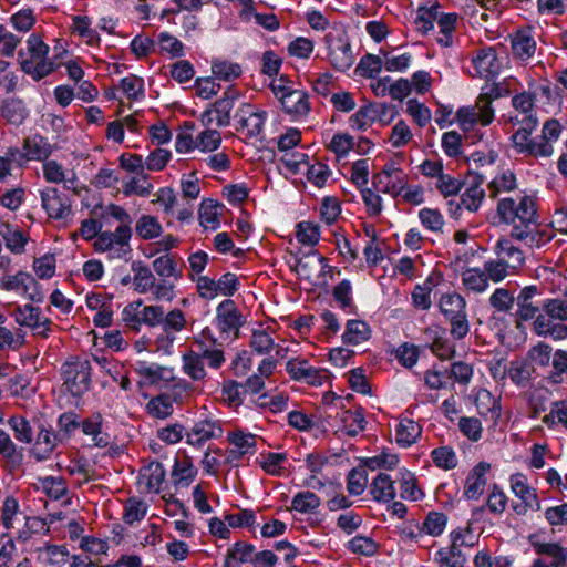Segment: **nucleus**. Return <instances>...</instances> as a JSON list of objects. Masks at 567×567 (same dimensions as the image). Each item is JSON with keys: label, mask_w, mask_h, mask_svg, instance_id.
<instances>
[{"label": "nucleus", "mask_w": 567, "mask_h": 567, "mask_svg": "<svg viewBox=\"0 0 567 567\" xmlns=\"http://www.w3.org/2000/svg\"><path fill=\"white\" fill-rule=\"evenodd\" d=\"M497 213L502 221L513 226V238L534 241L538 216L536 202L532 196L524 195L518 200L502 198L497 204Z\"/></svg>", "instance_id": "f257e3e1"}, {"label": "nucleus", "mask_w": 567, "mask_h": 567, "mask_svg": "<svg viewBox=\"0 0 567 567\" xmlns=\"http://www.w3.org/2000/svg\"><path fill=\"white\" fill-rule=\"evenodd\" d=\"M106 214L120 225L114 231L106 230L99 235L94 247L99 251L110 252L112 258H124L131 252L130 239L132 237V218L122 207L111 204L106 207Z\"/></svg>", "instance_id": "f03ea898"}, {"label": "nucleus", "mask_w": 567, "mask_h": 567, "mask_svg": "<svg viewBox=\"0 0 567 567\" xmlns=\"http://www.w3.org/2000/svg\"><path fill=\"white\" fill-rule=\"evenodd\" d=\"M49 47L35 34L27 41V51H20V65L23 72L39 81L54 71V62L48 59Z\"/></svg>", "instance_id": "7ed1b4c3"}, {"label": "nucleus", "mask_w": 567, "mask_h": 567, "mask_svg": "<svg viewBox=\"0 0 567 567\" xmlns=\"http://www.w3.org/2000/svg\"><path fill=\"white\" fill-rule=\"evenodd\" d=\"M91 363L87 359L70 357L61 365L63 386L72 396L81 398L91 388Z\"/></svg>", "instance_id": "20e7f679"}, {"label": "nucleus", "mask_w": 567, "mask_h": 567, "mask_svg": "<svg viewBox=\"0 0 567 567\" xmlns=\"http://www.w3.org/2000/svg\"><path fill=\"white\" fill-rule=\"evenodd\" d=\"M127 327L134 331H141L144 327L146 331L142 337L144 347L155 343L157 349L169 347L174 339L175 332L181 331L185 327L186 321H130Z\"/></svg>", "instance_id": "39448f33"}, {"label": "nucleus", "mask_w": 567, "mask_h": 567, "mask_svg": "<svg viewBox=\"0 0 567 567\" xmlns=\"http://www.w3.org/2000/svg\"><path fill=\"white\" fill-rule=\"evenodd\" d=\"M483 183L484 177L482 175L470 173L464 182L466 189L462 194L460 202L451 199L447 203L450 214L457 218L462 207L470 212H477L485 197V190L482 188Z\"/></svg>", "instance_id": "423d86ee"}, {"label": "nucleus", "mask_w": 567, "mask_h": 567, "mask_svg": "<svg viewBox=\"0 0 567 567\" xmlns=\"http://www.w3.org/2000/svg\"><path fill=\"white\" fill-rule=\"evenodd\" d=\"M329 60L338 71L350 69L354 62L351 44L346 32H330L326 35Z\"/></svg>", "instance_id": "0eeeda50"}, {"label": "nucleus", "mask_w": 567, "mask_h": 567, "mask_svg": "<svg viewBox=\"0 0 567 567\" xmlns=\"http://www.w3.org/2000/svg\"><path fill=\"white\" fill-rule=\"evenodd\" d=\"M542 292L535 285L524 287L516 298L517 319H543L544 301Z\"/></svg>", "instance_id": "6e6552de"}, {"label": "nucleus", "mask_w": 567, "mask_h": 567, "mask_svg": "<svg viewBox=\"0 0 567 567\" xmlns=\"http://www.w3.org/2000/svg\"><path fill=\"white\" fill-rule=\"evenodd\" d=\"M42 207L50 218L64 219L71 213L70 198L54 187H47L41 192Z\"/></svg>", "instance_id": "1a4fd4ad"}, {"label": "nucleus", "mask_w": 567, "mask_h": 567, "mask_svg": "<svg viewBox=\"0 0 567 567\" xmlns=\"http://www.w3.org/2000/svg\"><path fill=\"white\" fill-rule=\"evenodd\" d=\"M235 117L238 118L240 128L247 130L246 136L251 138L262 132L267 113L261 110H256L251 104L244 103L236 111Z\"/></svg>", "instance_id": "9d476101"}, {"label": "nucleus", "mask_w": 567, "mask_h": 567, "mask_svg": "<svg viewBox=\"0 0 567 567\" xmlns=\"http://www.w3.org/2000/svg\"><path fill=\"white\" fill-rule=\"evenodd\" d=\"M62 442V436L51 427L40 426L30 453L38 462L47 461Z\"/></svg>", "instance_id": "9b49d317"}, {"label": "nucleus", "mask_w": 567, "mask_h": 567, "mask_svg": "<svg viewBox=\"0 0 567 567\" xmlns=\"http://www.w3.org/2000/svg\"><path fill=\"white\" fill-rule=\"evenodd\" d=\"M286 370L289 375L297 381L306 382L310 385H321L324 371L313 368L305 359L295 358L287 362Z\"/></svg>", "instance_id": "f8f14e48"}, {"label": "nucleus", "mask_w": 567, "mask_h": 567, "mask_svg": "<svg viewBox=\"0 0 567 567\" xmlns=\"http://www.w3.org/2000/svg\"><path fill=\"white\" fill-rule=\"evenodd\" d=\"M512 53L520 61L529 60L536 52V40L530 28L519 29L511 35Z\"/></svg>", "instance_id": "ddd939ff"}, {"label": "nucleus", "mask_w": 567, "mask_h": 567, "mask_svg": "<svg viewBox=\"0 0 567 567\" xmlns=\"http://www.w3.org/2000/svg\"><path fill=\"white\" fill-rule=\"evenodd\" d=\"M221 434L223 429L218 422L208 419L200 420L196 422L190 432L187 433V443L200 446L209 440L220 437Z\"/></svg>", "instance_id": "4468645a"}, {"label": "nucleus", "mask_w": 567, "mask_h": 567, "mask_svg": "<svg viewBox=\"0 0 567 567\" xmlns=\"http://www.w3.org/2000/svg\"><path fill=\"white\" fill-rule=\"evenodd\" d=\"M491 465L486 462L477 463L466 477L464 486V496L467 499H478L484 493L486 485V474Z\"/></svg>", "instance_id": "2eb2a0df"}, {"label": "nucleus", "mask_w": 567, "mask_h": 567, "mask_svg": "<svg viewBox=\"0 0 567 567\" xmlns=\"http://www.w3.org/2000/svg\"><path fill=\"white\" fill-rule=\"evenodd\" d=\"M240 326V321H212V326L203 328L202 334L213 344L223 346L230 338V333L234 338L237 337Z\"/></svg>", "instance_id": "dca6fc26"}, {"label": "nucleus", "mask_w": 567, "mask_h": 567, "mask_svg": "<svg viewBox=\"0 0 567 567\" xmlns=\"http://www.w3.org/2000/svg\"><path fill=\"white\" fill-rule=\"evenodd\" d=\"M280 103L282 110L295 117H303L310 112L309 96L302 90L292 89L288 94H284Z\"/></svg>", "instance_id": "f3484780"}, {"label": "nucleus", "mask_w": 567, "mask_h": 567, "mask_svg": "<svg viewBox=\"0 0 567 567\" xmlns=\"http://www.w3.org/2000/svg\"><path fill=\"white\" fill-rule=\"evenodd\" d=\"M52 150L49 141L40 134H33L23 141V156L27 161L44 162L52 154Z\"/></svg>", "instance_id": "a211bd4d"}, {"label": "nucleus", "mask_w": 567, "mask_h": 567, "mask_svg": "<svg viewBox=\"0 0 567 567\" xmlns=\"http://www.w3.org/2000/svg\"><path fill=\"white\" fill-rule=\"evenodd\" d=\"M134 371L141 377L140 385L157 384L172 378V371L168 368L146 361H137L134 364Z\"/></svg>", "instance_id": "6ab92c4d"}, {"label": "nucleus", "mask_w": 567, "mask_h": 567, "mask_svg": "<svg viewBox=\"0 0 567 567\" xmlns=\"http://www.w3.org/2000/svg\"><path fill=\"white\" fill-rule=\"evenodd\" d=\"M197 468L189 456L176 458L172 470V482L175 487H188L197 475Z\"/></svg>", "instance_id": "aec40b11"}, {"label": "nucleus", "mask_w": 567, "mask_h": 567, "mask_svg": "<svg viewBox=\"0 0 567 567\" xmlns=\"http://www.w3.org/2000/svg\"><path fill=\"white\" fill-rule=\"evenodd\" d=\"M472 64L475 70L473 75L482 78L494 75L497 73L499 66L496 53L492 48L480 50L477 54L473 56Z\"/></svg>", "instance_id": "412c9836"}, {"label": "nucleus", "mask_w": 567, "mask_h": 567, "mask_svg": "<svg viewBox=\"0 0 567 567\" xmlns=\"http://www.w3.org/2000/svg\"><path fill=\"white\" fill-rule=\"evenodd\" d=\"M561 125L557 120H548L545 122L542 131L540 141L537 144V155L540 157H549L554 153L553 142L559 138Z\"/></svg>", "instance_id": "4be33fe9"}, {"label": "nucleus", "mask_w": 567, "mask_h": 567, "mask_svg": "<svg viewBox=\"0 0 567 567\" xmlns=\"http://www.w3.org/2000/svg\"><path fill=\"white\" fill-rule=\"evenodd\" d=\"M152 266L159 279L179 280L182 278V265L175 255H162L153 261Z\"/></svg>", "instance_id": "5701e85b"}, {"label": "nucleus", "mask_w": 567, "mask_h": 567, "mask_svg": "<svg viewBox=\"0 0 567 567\" xmlns=\"http://www.w3.org/2000/svg\"><path fill=\"white\" fill-rule=\"evenodd\" d=\"M254 545L237 542L228 549L223 567H239V564L254 563Z\"/></svg>", "instance_id": "b1692460"}, {"label": "nucleus", "mask_w": 567, "mask_h": 567, "mask_svg": "<svg viewBox=\"0 0 567 567\" xmlns=\"http://www.w3.org/2000/svg\"><path fill=\"white\" fill-rule=\"evenodd\" d=\"M370 494L375 502L389 503L395 497V488L390 475L379 473L370 485Z\"/></svg>", "instance_id": "393cba45"}, {"label": "nucleus", "mask_w": 567, "mask_h": 567, "mask_svg": "<svg viewBox=\"0 0 567 567\" xmlns=\"http://www.w3.org/2000/svg\"><path fill=\"white\" fill-rule=\"evenodd\" d=\"M511 485L513 493L519 497L522 502L527 503V505H533V511L540 509V502L536 491L526 483V477L523 474L517 473L512 475Z\"/></svg>", "instance_id": "a878e982"}, {"label": "nucleus", "mask_w": 567, "mask_h": 567, "mask_svg": "<svg viewBox=\"0 0 567 567\" xmlns=\"http://www.w3.org/2000/svg\"><path fill=\"white\" fill-rule=\"evenodd\" d=\"M238 92L233 89H228L224 96L218 99L214 104V112L217 114L216 124L219 127L228 126L230 124V112L234 109Z\"/></svg>", "instance_id": "bb28decb"}, {"label": "nucleus", "mask_w": 567, "mask_h": 567, "mask_svg": "<svg viewBox=\"0 0 567 567\" xmlns=\"http://www.w3.org/2000/svg\"><path fill=\"white\" fill-rule=\"evenodd\" d=\"M408 179L405 173H396V175H374L373 185L378 190L394 196L399 195L406 186Z\"/></svg>", "instance_id": "cd10ccee"}, {"label": "nucleus", "mask_w": 567, "mask_h": 567, "mask_svg": "<svg viewBox=\"0 0 567 567\" xmlns=\"http://www.w3.org/2000/svg\"><path fill=\"white\" fill-rule=\"evenodd\" d=\"M165 468L159 462H151L140 473L142 481H145L146 492L159 493L161 485L165 480Z\"/></svg>", "instance_id": "c85d7f7f"}, {"label": "nucleus", "mask_w": 567, "mask_h": 567, "mask_svg": "<svg viewBox=\"0 0 567 567\" xmlns=\"http://www.w3.org/2000/svg\"><path fill=\"white\" fill-rule=\"evenodd\" d=\"M499 258L512 269H518L524 265L523 251L515 247L509 239L502 238L496 245Z\"/></svg>", "instance_id": "c756f323"}, {"label": "nucleus", "mask_w": 567, "mask_h": 567, "mask_svg": "<svg viewBox=\"0 0 567 567\" xmlns=\"http://www.w3.org/2000/svg\"><path fill=\"white\" fill-rule=\"evenodd\" d=\"M30 285L37 286L35 279L25 271H18L16 275H4L0 277V289L6 291L22 290L28 292Z\"/></svg>", "instance_id": "7c9ffc66"}, {"label": "nucleus", "mask_w": 567, "mask_h": 567, "mask_svg": "<svg viewBox=\"0 0 567 567\" xmlns=\"http://www.w3.org/2000/svg\"><path fill=\"white\" fill-rule=\"evenodd\" d=\"M340 420L343 424L342 431L349 436H357L365 429L367 421L361 408L355 411L344 410L340 415Z\"/></svg>", "instance_id": "2f4dec72"}, {"label": "nucleus", "mask_w": 567, "mask_h": 567, "mask_svg": "<svg viewBox=\"0 0 567 567\" xmlns=\"http://www.w3.org/2000/svg\"><path fill=\"white\" fill-rule=\"evenodd\" d=\"M132 270L134 272L133 284L135 290L140 293L151 291L152 287L155 286L156 277L152 270L143 265L141 261H134L132 264Z\"/></svg>", "instance_id": "473e14b6"}, {"label": "nucleus", "mask_w": 567, "mask_h": 567, "mask_svg": "<svg viewBox=\"0 0 567 567\" xmlns=\"http://www.w3.org/2000/svg\"><path fill=\"white\" fill-rule=\"evenodd\" d=\"M0 455L13 466H19L23 461V449L18 447L2 429H0Z\"/></svg>", "instance_id": "72a5a7b5"}, {"label": "nucleus", "mask_w": 567, "mask_h": 567, "mask_svg": "<svg viewBox=\"0 0 567 567\" xmlns=\"http://www.w3.org/2000/svg\"><path fill=\"white\" fill-rule=\"evenodd\" d=\"M371 337V329L367 321H347L346 331L342 334V340L347 344H359L369 340Z\"/></svg>", "instance_id": "f704fd0d"}, {"label": "nucleus", "mask_w": 567, "mask_h": 567, "mask_svg": "<svg viewBox=\"0 0 567 567\" xmlns=\"http://www.w3.org/2000/svg\"><path fill=\"white\" fill-rule=\"evenodd\" d=\"M183 371L194 381H200L206 377L203 357L194 351L183 354Z\"/></svg>", "instance_id": "c9c22d12"}, {"label": "nucleus", "mask_w": 567, "mask_h": 567, "mask_svg": "<svg viewBox=\"0 0 567 567\" xmlns=\"http://www.w3.org/2000/svg\"><path fill=\"white\" fill-rule=\"evenodd\" d=\"M422 427L413 420L403 419L396 427V442L402 446H411L421 435Z\"/></svg>", "instance_id": "e433bc0d"}, {"label": "nucleus", "mask_w": 567, "mask_h": 567, "mask_svg": "<svg viewBox=\"0 0 567 567\" xmlns=\"http://www.w3.org/2000/svg\"><path fill=\"white\" fill-rule=\"evenodd\" d=\"M1 115L8 123L20 125L25 120L28 111L21 100L10 99L3 102Z\"/></svg>", "instance_id": "4c0bfd02"}, {"label": "nucleus", "mask_w": 567, "mask_h": 567, "mask_svg": "<svg viewBox=\"0 0 567 567\" xmlns=\"http://www.w3.org/2000/svg\"><path fill=\"white\" fill-rule=\"evenodd\" d=\"M274 331L270 330L269 327L264 328L262 323H259L258 329L252 330V336L250 340V347L254 351L259 354L268 353L275 346L271 333Z\"/></svg>", "instance_id": "58836bf2"}, {"label": "nucleus", "mask_w": 567, "mask_h": 567, "mask_svg": "<svg viewBox=\"0 0 567 567\" xmlns=\"http://www.w3.org/2000/svg\"><path fill=\"white\" fill-rule=\"evenodd\" d=\"M380 113L375 105L368 104L360 107L351 117L350 125L352 128L365 131L374 121L378 120Z\"/></svg>", "instance_id": "ea45409f"}, {"label": "nucleus", "mask_w": 567, "mask_h": 567, "mask_svg": "<svg viewBox=\"0 0 567 567\" xmlns=\"http://www.w3.org/2000/svg\"><path fill=\"white\" fill-rule=\"evenodd\" d=\"M40 488L52 499H61L68 492V485L63 477L45 476L39 478Z\"/></svg>", "instance_id": "a19ab883"}, {"label": "nucleus", "mask_w": 567, "mask_h": 567, "mask_svg": "<svg viewBox=\"0 0 567 567\" xmlns=\"http://www.w3.org/2000/svg\"><path fill=\"white\" fill-rule=\"evenodd\" d=\"M162 230L158 219L151 215H142L135 224L136 234L145 240L158 237Z\"/></svg>", "instance_id": "79ce46f5"}, {"label": "nucleus", "mask_w": 567, "mask_h": 567, "mask_svg": "<svg viewBox=\"0 0 567 567\" xmlns=\"http://www.w3.org/2000/svg\"><path fill=\"white\" fill-rule=\"evenodd\" d=\"M440 308L449 319L464 318L465 301L460 295H446L441 298Z\"/></svg>", "instance_id": "37998d69"}, {"label": "nucleus", "mask_w": 567, "mask_h": 567, "mask_svg": "<svg viewBox=\"0 0 567 567\" xmlns=\"http://www.w3.org/2000/svg\"><path fill=\"white\" fill-rule=\"evenodd\" d=\"M446 522L447 517L445 514L440 512H430L422 523L417 535L421 536L422 534H426L436 537L441 535L445 529Z\"/></svg>", "instance_id": "c03bdc74"}, {"label": "nucleus", "mask_w": 567, "mask_h": 567, "mask_svg": "<svg viewBox=\"0 0 567 567\" xmlns=\"http://www.w3.org/2000/svg\"><path fill=\"white\" fill-rule=\"evenodd\" d=\"M368 485V472L364 466L352 468L347 475V491L350 495H361Z\"/></svg>", "instance_id": "a18cd8bd"}, {"label": "nucleus", "mask_w": 567, "mask_h": 567, "mask_svg": "<svg viewBox=\"0 0 567 567\" xmlns=\"http://www.w3.org/2000/svg\"><path fill=\"white\" fill-rule=\"evenodd\" d=\"M146 411L153 417H168L173 413V403L169 395L159 394L155 398H152L146 404Z\"/></svg>", "instance_id": "49530a36"}, {"label": "nucleus", "mask_w": 567, "mask_h": 567, "mask_svg": "<svg viewBox=\"0 0 567 567\" xmlns=\"http://www.w3.org/2000/svg\"><path fill=\"white\" fill-rule=\"evenodd\" d=\"M17 441L30 444L33 441V430L30 422L20 415H13L8 420Z\"/></svg>", "instance_id": "de8ad7c7"}, {"label": "nucleus", "mask_w": 567, "mask_h": 567, "mask_svg": "<svg viewBox=\"0 0 567 567\" xmlns=\"http://www.w3.org/2000/svg\"><path fill=\"white\" fill-rule=\"evenodd\" d=\"M534 369L526 361H513L508 368V377L513 383L525 388L528 385Z\"/></svg>", "instance_id": "09e8293b"}, {"label": "nucleus", "mask_w": 567, "mask_h": 567, "mask_svg": "<svg viewBox=\"0 0 567 567\" xmlns=\"http://www.w3.org/2000/svg\"><path fill=\"white\" fill-rule=\"evenodd\" d=\"M147 512V504L135 497H131L125 502L123 520L126 524H134L144 518Z\"/></svg>", "instance_id": "8fccbe9b"}, {"label": "nucleus", "mask_w": 567, "mask_h": 567, "mask_svg": "<svg viewBox=\"0 0 567 567\" xmlns=\"http://www.w3.org/2000/svg\"><path fill=\"white\" fill-rule=\"evenodd\" d=\"M212 71L218 80L230 82L240 76L241 66L228 61H215L212 64Z\"/></svg>", "instance_id": "3c124183"}, {"label": "nucleus", "mask_w": 567, "mask_h": 567, "mask_svg": "<svg viewBox=\"0 0 567 567\" xmlns=\"http://www.w3.org/2000/svg\"><path fill=\"white\" fill-rule=\"evenodd\" d=\"M463 285L474 292H483L487 286V276L484 270L480 269H467L462 275Z\"/></svg>", "instance_id": "603ef678"}, {"label": "nucleus", "mask_w": 567, "mask_h": 567, "mask_svg": "<svg viewBox=\"0 0 567 567\" xmlns=\"http://www.w3.org/2000/svg\"><path fill=\"white\" fill-rule=\"evenodd\" d=\"M382 66L384 61L380 56L368 53L361 58L355 71L363 78L372 79Z\"/></svg>", "instance_id": "864d4df0"}, {"label": "nucleus", "mask_w": 567, "mask_h": 567, "mask_svg": "<svg viewBox=\"0 0 567 567\" xmlns=\"http://www.w3.org/2000/svg\"><path fill=\"white\" fill-rule=\"evenodd\" d=\"M320 506V498L312 492H300L291 501V507L300 513H308Z\"/></svg>", "instance_id": "5fc2aeb1"}, {"label": "nucleus", "mask_w": 567, "mask_h": 567, "mask_svg": "<svg viewBox=\"0 0 567 567\" xmlns=\"http://www.w3.org/2000/svg\"><path fill=\"white\" fill-rule=\"evenodd\" d=\"M318 267H321L322 269L327 267V258L312 254L298 261L296 271L300 277L310 280L312 277V269H317Z\"/></svg>", "instance_id": "6e6d98bb"}, {"label": "nucleus", "mask_w": 567, "mask_h": 567, "mask_svg": "<svg viewBox=\"0 0 567 567\" xmlns=\"http://www.w3.org/2000/svg\"><path fill=\"white\" fill-rule=\"evenodd\" d=\"M431 456L434 464L443 470H452L457 465L456 454L450 446L434 449Z\"/></svg>", "instance_id": "4d7b16f0"}, {"label": "nucleus", "mask_w": 567, "mask_h": 567, "mask_svg": "<svg viewBox=\"0 0 567 567\" xmlns=\"http://www.w3.org/2000/svg\"><path fill=\"white\" fill-rule=\"evenodd\" d=\"M516 188V177L514 173L507 171L496 176L488 184L491 197H496L501 192H511Z\"/></svg>", "instance_id": "13d9d810"}, {"label": "nucleus", "mask_w": 567, "mask_h": 567, "mask_svg": "<svg viewBox=\"0 0 567 567\" xmlns=\"http://www.w3.org/2000/svg\"><path fill=\"white\" fill-rule=\"evenodd\" d=\"M457 21L456 13H445L441 14L437 19V25L440 28V32L442 37L437 38V42L443 47H449L452 42V33L455 29V23Z\"/></svg>", "instance_id": "bf43d9fd"}, {"label": "nucleus", "mask_w": 567, "mask_h": 567, "mask_svg": "<svg viewBox=\"0 0 567 567\" xmlns=\"http://www.w3.org/2000/svg\"><path fill=\"white\" fill-rule=\"evenodd\" d=\"M91 21L87 17L75 16L73 18V31L78 32L90 45L97 44L100 37L95 30L90 28Z\"/></svg>", "instance_id": "052dcab7"}, {"label": "nucleus", "mask_w": 567, "mask_h": 567, "mask_svg": "<svg viewBox=\"0 0 567 567\" xmlns=\"http://www.w3.org/2000/svg\"><path fill=\"white\" fill-rule=\"evenodd\" d=\"M419 218L426 229L434 233L442 231L444 218L439 209L422 208L419 212Z\"/></svg>", "instance_id": "680f3d73"}, {"label": "nucleus", "mask_w": 567, "mask_h": 567, "mask_svg": "<svg viewBox=\"0 0 567 567\" xmlns=\"http://www.w3.org/2000/svg\"><path fill=\"white\" fill-rule=\"evenodd\" d=\"M538 334L550 336L554 340H563L567 337V326L554 321H534Z\"/></svg>", "instance_id": "e2e57ef3"}, {"label": "nucleus", "mask_w": 567, "mask_h": 567, "mask_svg": "<svg viewBox=\"0 0 567 567\" xmlns=\"http://www.w3.org/2000/svg\"><path fill=\"white\" fill-rule=\"evenodd\" d=\"M401 497L404 499L416 501L423 496V493L416 486V478L410 472L401 473Z\"/></svg>", "instance_id": "0e129e2a"}, {"label": "nucleus", "mask_w": 567, "mask_h": 567, "mask_svg": "<svg viewBox=\"0 0 567 567\" xmlns=\"http://www.w3.org/2000/svg\"><path fill=\"white\" fill-rule=\"evenodd\" d=\"M227 439L235 449L240 450L244 454L250 452L256 445V436L241 430L229 433Z\"/></svg>", "instance_id": "69168bd1"}, {"label": "nucleus", "mask_w": 567, "mask_h": 567, "mask_svg": "<svg viewBox=\"0 0 567 567\" xmlns=\"http://www.w3.org/2000/svg\"><path fill=\"white\" fill-rule=\"evenodd\" d=\"M297 238L303 245L313 246L319 241V227L309 221L299 223L297 226Z\"/></svg>", "instance_id": "338daca9"}, {"label": "nucleus", "mask_w": 567, "mask_h": 567, "mask_svg": "<svg viewBox=\"0 0 567 567\" xmlns=\"http://www.w3.org/2000/svg\"><path fill=\"white\" fill-rule=\"evenodd\" d=\"M544 310L550 319H567V293L561 299L545 300Z\"/></svg>", "instance_id": "774afa93"}]
</instances>
